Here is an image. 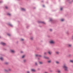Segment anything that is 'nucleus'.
<instances>
[{"mask_svg": "<svg viewBox=\"0 0 73 73\" xmlns=\"http://www.w3.org/2000/svg\"><path fill=\"white\" fill-rule=\"evenodd\" d=\"M39 64H43V63L42 62H39Z\"/></svg>", "mask_w": 73, "mask_h": 73, "instance_id": "obj_12", "label": "nucleus"}, {"mask_svg": "<svg viewBox=\"0 0 73 73\" xmlns=\"http://www.w3.org/2000/svg\"><path fill=\"white\" fill-rule=\"evenodd\" d=\"M24 62H25V61H26V60H24Z\"/></svg>", "mask_w": 73, "mask_h": 73, "instance_id": "obj_28", "label": "nucleus"}, {"mask_svg": "<svg viewBox=\"0 0 73 73\" xmlns=\"http://www.w3.org/2000/svg\"><path fill=\"white\" fill-rule=\"evenodd\" d=\"M50 31H52V29H50Z\"/></svg>", "mask_w": 73, "mask_h": 73, "instance_id": "obj_24", "label": "nucleus"}, {"mask_svg": "<svg viewBox=\"0 0 73 73\" xmlns=\"http://www.w3.org/2000/svg\"><path fill=\"white\" fill-rule=\"evenodd\" d=\"M1 38V36H0V38Z\"/></svg>", "mask_w": 73, "mask_h": 73, "instance_id": "obj_39", "label": "nucleus"}, {"mask_svg": "<svg viewBox=\"0 0 73 73\" xmlns=\"http://www.w3.org/2000/svg\"><path fill=\"white\" fill-rule=\"evenodd\" d=\"M61 21H64V19H62L61 20Z\"/></svg>", "mask_w": 73, "mask_h": 73, "instance_id": "obj_14", "label": "nucleus"}, {"mask_svg": "<svg viewBox=\"0 0 73 73\" xmlns=\"http://www.w3.org/2000/svg\"><path fill=\"white\" fill-rule=\"evenodd\" d=\"M7 35H8L9 36H11V35H10V34H8Z\"/></svg>", "mask_w": 73, "mask_h": 73, "instance_id": "obj_18", "label": "nucleus"}, {"mask_svg": "<svg viewBox=\"0 0 73 73\" xmlns=\"http://www.w3.org/2000/svg\"><path fill=\"white\" fill-rule=\"evenodd\" d=\"M50 21H52V20H51L50 19Z\"/></svg>", "mask_w": 73, "mask_h": 73, "instance_id": "obj_37", "label": "nucleus"}, {"mask_svg": "<svg viewBox=\"0 0 73 73\" xmlns=\"http://www.w3.org/2000/svg\"><path fill=\"white\" fill-rule=\"evenodd\" d=\"M5 8H6V9H8V7H7V6H6V7H5Z\"/></svg>", "mask_w": 73, "mask_h": 73, "instance_id": "obj_21", "label": "nucleus"}, {"mask_svg": "<svg viewBox=\"0 0 73 73\" xmlns=\"http://www.w3.org/2000/svg\"><path fill=\"white\" fill-rule=\"evenodd\" d=\"M50 44H53L55 43V42L53 40H51L50 41Z\"/></svg>", "mask_w": 73, "mask_h": 73, "instance_id": "obj_2", "label": "nucleus"}, {"mask_svg": "<svg viewBox=\"0 0 73 73\" xmlns=\"http://www.w3.org/2000/svg\"><path fill=\"white\" fill-rule=\"evenodd\" d=\"M42 23H43V24H45V22H42Z\"/></svg>", "mask_w": 73, "mask_h": 73, "instance_id": "obj_23", "label": "nucleus"}, {"mask_svg": "<svg viewBox=\"0 0 73 73\" xmlns=\"http://www.w3.org/2000/svg\"><path fill=\"white\" fill-rule=\"evenodd\" d=\"M1 44H2V45H6L5 43L3 42H1Z\"/></svg>", "mask_w": 73, "mask_h": 73, "instance_id": "obj_3", "label": "nucleus"}, {"mask_svg": "<svg viewBox=\"0 0 73 73\" xmlns=\"http://www.w3.org/2000/svg\"><path fill=\"white\" fill-rule=\"evenodd\" d=\"M5 71H7V70H5Z\"/></svg>", "mask_w": 73, "mask_h": 73, "instance_id": "obj_34", "label": "nucleus"}, {"mask_svg": "<svg viewBox=\"0 0 73 73\" xmlns=\"http://www.w3.org/2000/svg\"><path fill=\"white\" fill-rule=\"evenodd\" d=\"M21 9L22 11H25V9H24L23 8H22Z\"/></svg>", "mask_w": 73, "mask_h": 73, "instance_id": "obj_8", "label": "nucleus"}, {"mask_svg": "<svg viewBox=\"0 0 73 73\" xmlns=\"http://www.w3.org/2000/svg\"><path fill=\"white\" fill-rule=\"evenodd\" d=\"M21 41H23V40H24V39H21Z\"/></svg>", "mask_w": 73, "mask_h": 73, "instance_id": "obj_22", "label": "nucleus"}, {"mask_svg": "<svg viewBox=\"0 0 73 73\" xmlns=\"http://www.w3.org/2000/svg\"><path fill=\"white\" fill-rule=\"evenodd\" d=\"M9 25H10V26H12V25L11 24H9Z\"/></svg>", "mask_w": 73, "mask_h": 73, "instance_id": "obj_27", "label": "nucleus"}, {"mask_svg": "<svg viewBox=\"0 0 73 73\" xmlns=\"http://www.w3.org/2000/svg\"><path fill=\"white\" fill-rule=\"evenodd\" d=\"M9 71L11 70V69H9Z\"/></svg>", "mask_w": 73, "mask_h": 73, "instance_id": "obj_36", "label": "nucleus"}, {"mask_svg": "<svg viewBox=\"0 0 73 73\" xmlns=\"http://www.w3.org/2000/svg\"><path fill=\"white\" fill-rule=\"evenodd\" d=\"M68 46H69L70 47H71V46H72V45L70 44H68Z\"/></svg>", "mask_w": 73, "mask_h": 73, "instance_id": "obj_11", "label": "nucleus"}, {"mask_svg": "<svg viewBox=\"0 0 73 73\" xmlns=\"http://www.w3.org/2000/svg\"><path fill=\"white\" fill-rule=\"evenodd\" d=\"M72 39H73V35L72 37Z\"/></svg>", "mask_w": 73, "mask_h": 73, "instance_id": "obj_32", "label": "nucleus"}, {"mask_svg": "<svg viewBox=\"0 0 73 73\" xmlns=\"http://www.w3.org/2000/svg\"><path fill=\"white\" fill-rule=\"evenodd\" d=\"M35 56H39V57H41V56L40 55H37V54H36L35 55Z\"/></svg>", "mask_w": 73, "mask_h": 73, "instance_id": "obj_10", "label": "nucleus"}, {"mask_svg": "<svg viewBox=\"0 0 73 73\" xmlns=\"http://www.w3.org/2000/svg\"><path fill=\"white\" fill-rule=\"evenodd\" d=\"M56 64H59V62L57 61H56Z\"/></svg>", "mask_w": 73, "mask_h": 73, "instance_id": "obj_15", "label": "nucleus"}, {"mask_svg": "<svg viewBox=\"0 0 73 73\" xmlns=\"http://www.w3.org/2000/svg\"><path fill=\"white\" fill-rule=\"evenodd\" d=\"M58 73H60V70H58Z\"/></svg>", "mask_w": 73, "mask_h": 73, "instance_id": "obj_17", "label": "nucleus"}, {"mask_svg": "<svg viewBox=\"0 0 73 73\" xmlns=\"http://www.w3.org/2000/svg\"><path fill=\"white\" fill-rule=\"evenodd\" d=\"M31 40H33V38H31Z\"/></svg>", "mask_w": 73, "mask_h": 73, "instance_id": "obj_33", "label": "nucleus"}, {"mask_svg": "<svg viewBox=\"0 0 73 73\" xmlns=\"http://www.w3.org/2000/svg\"><path fill=\"white\" fill-rule=\"evenodd\" d=\"M51 72H52V71H51Z\"/></svg>", "mask_w": 73, "mask_h": 73, "instance_id": "obj_40", "label": "nucleus"}, {"mask_svg": "<svg viewBox=\"0 0 73 73\" xmlns=\"http://www.w3.org/2000/svg\"><path fill=\"white\" fill-rule=\"evenodd\" d=\"M48 54H52V52H51V51H49L48 52Z\"/></svg>", "mask_w": 73, "mask_h": 73, "instance_id": "obj_5", "label": "nucleus"}, {"mask_svg": "<svg viewBox=\"0 0 73 73\" xmlns=\"http://www.w3.org/2000/svg\"><path fill=\"white\" fill-rule=\"evenodd\" d=\"M0 59L2 61H3V58L2 57H1Z\"/></svg>", "mask_w": 73, "mask_h": 73, "instance_id": "obj_9", "label": "nucleus"}, {"mask_svg": "<svg viewBox=\"0 0 73 73\" xmlns=\"http://www.w3.org/2000/svg\"><path fill=\"white\" fill-rule=\"evenodd\" d=\"M31 71L32 72H35L36 71V70L34 69H32L31 70Z\"/></svg>", "mask_w": 73, "mask_h": 73, "instance_id": "obj_7", "label": "nucleus"}, {"mask_svg": "<svg viewBox=\"0 0 73 73\" xmlns=\"http://www.w3.org/2000/svg\"><path fill=\"white\" fill-rule=\"evenodd\" d=\"M7 15H9V16H11V14H10L8 13V14H7Z\"/></svg>", "mask_w": 73, "mask_h": 73, "instance_id": "obj_16", "label": "nucleus"}, {"mask_svg": "<svg viewBox=\"0 0 73 73\" xmlns=\"http://www.w3.org/2000/svg\"><path fill=\"white\" fill-rule=\"evenodd\" d=\"M35 64L36 65H37V63H35Z\"/></svg>", "mask_w": 73, "mask_h": 73, "instance_id": "obj_31", "label": "nucleus"}, {"mask_svg": "<svg viewBox=\"0 0 73 73\" xmlns=\"http://www.w3.org/2000/svg\"><path fill=\"white\" fill-rule=\"evenodd\" d=\"M27 73H30L29 72V71H27Z\"/></svg>", "mask_w": 73, "mask_h": 73, "instance_id": "obj_25", "label": "nucleus"}, {"mask_svg": "<svg viewBox=\"0 0 73 73\" xmlns=\"http://www.w3.org/2000/svg\"><path fill=\"white\" fill-rule=\"evenodd\" d=\"M11 52L12 53H15V51L14 50H11Z\"/></svg>", "mask_w": 73, "mask_h": 73, "instance_id": "obj_6", "label": "nucleus"}, {"mask_svg": "<svg viewBox=\"0 0 73 73\" xmlns=\"http://www.w3.org/2000/svg\"><path fill=\"white\" fill-rule=\"evenodd\" d=\"M63 67L65 71H68V68L67 67V66H66V65H64Z\"/></svg>", "mask_w": 73, "mask_h": 73, "instance_id": "obj_1", "label": "nucleus"}, {"mask_svg": "<svg viewBox=\"0 0 73 73\" xmlns=\"http://www.w3.org/2000/svg\"><path fill=\"white\" fill-rule=\"evenodd\" d=\"M43 7H44V5H43Z\"/></svg>", "mask_w": 73, "mask_h": 73, "instance_id": "obj_38", "label": "nucleus"}, {"mask_svg": "<svg viewBox=\"0 0 73 73\" xmlns=\"http://www.w3.org/2000/svg\"><path fill=\"white\" fill-rule=\"evenodd\" d=\"M25 57V55H23L22 57V58H24V57Z\"/></svg>", "mask_w": 73, "mask_h": 73, "instance_id": "obj_19", "label": "nucleus"}, {"mask_svg": "<svg viewBox=\"0 0 73 73\" xmlns=\"http://www.w3.org/2000/svg\"><path fill=\"white\" fill-rule=\"evenodd\" d=\"M70 62H73V60H70Z\"/></svg>", "mask_w": 73, "mask_h": 73, "instance_id": "obj_20", "label": "nucleus"}, {"mask_svg": "<svg viewBox=\"0 0 73 73\" xmlns=\"http://www.w3.org/2000/svg\"><path fill=\"white\" fill-rule=\"evenodd\" d=\"M62 8H61L60 9V10H61V11L62 10Z\"/></svg>", "mask_w": 73, "mask_h": 73, "instance_id": "obj_26", "label": "nucleus"}, {"mask_svg": "<svg viewBox=\"0 0 73 73\" xmlns=\"http://www.w3.org/2000/svg\"><path fill=\"white\" fill-rule=\"evenodd\" d=\"M56 54H58L59 53H60V52L58 51H56L55 52Z\"/></svg>", "mask_w": 73, "mask_h": 73, "instance_id": "obj_4", "label": "nucleus"}, {"mask_svg": "<svg viewBox=\"0 0 73 73\" xmlns=\"http://www.w3.org/2000/svg\"><path fill=\"white\" fill-rule=\"evenodd\" d=\"M21 53H23V51H21Z\"/></svg>", "mask_w": 73, "mask_h": 73, "instance_id": "obj_30", "label": "nucleus"}, {"mask_svg": "<svg viewBox=\"0 0 73 73\" xmlns=\"http://www.w3.org/2000/svg\"><path fill=\"white\" fill-rule=\"evenodd\" d=\"M44 54H46V53L45 52L44 53Z\"/></svg>", "mask_w": 73, "mask_h": 73, "instance_id": "obj_35", "label": "nucleus"}, {"mask_svg": "<svg viewBox=\"0 0 73 73\" xmlns=\"http://www.w3.org/2000/svg\"><path fill=\"white\" fill-rule=\"evenodd\" d=\"M48 63H50L51 62V60H49V61H48Z\"/></svg>", "mask_w": 73, "mask_h": 73, "instance_id": "obj_13", "label": "nucleus"}, {"mask_svg": "<svg viewBox=\"0 0 73 73\" xmlns=\"http://www.w3.org/2000/svg\"><path fill=\"white\" fill-rule=\"evenodd\" d=\"M44 73H48L47 72H44Z\"/></svg>", "mask_w": 73, "mask_h": 73, "instance_id": "obj_29", "label": "nucleus"}]
</instances>
